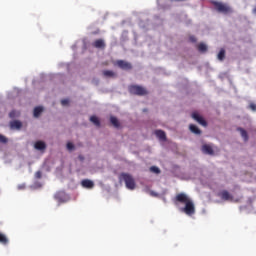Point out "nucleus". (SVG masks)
Listing matches in <instances>:
<instances>
[{
	"label": "nucleus",
	"mask_w": 256,
	"mask_h": 256,
	"mask_svg": "<svg viewBox=\"0 0 256 256\" xmlns=\"http://www.w3.org/2000/svg\"><path fill=\"white\" fill-rule=\"evenodd\" d=\"M155 135L158 137V139H160V141H167V135L165 134V131L156 130Z\"/></svg>",
	"instance_id": "nucleus-14"
},
{
	"label": "nucleus",
	"mask_w": 256,
	"mask_h": 256,
	"mask_svg": "<svg viewBox=\"0 0 256 256\" xmlns=\"http://www.w3.org/2000/svg\"><path fill=\"white\" fill-rule=\"evenodd\" d=\"M174 204L176 207H179L181 204L185 205L184 207L180 208L181 213H185V215L188 216L195 215V204L187 194L178 193L174 198Z\"/></svg>",
	"instance_id": "nucleus-1"
},
{
	"label": "nucleus",
	"mask_w": 256,
	"mask_h": 256,
	"mask_svg": "<svg viewBox=\"0 0 256 256\" xmlns=\"http://www.w3.org/2000/svg\"><path fill=\"white\" fill-rule=\"evenodd\" d=\"M19 111L17 110H12L10 113H9V117L10 119H16V117H19Z\"/></svg>",
	"instance_id": "nucleus-22"
},
{
	"label": "nucleus",
	"mask_w": 256,
	"mask_h": 256,
	"mask_svg": "<svg viewBox=\"0 0 256 256\" xmlns=\"http://www.w3.org/2000/svg\"><path fill=\"white\" fill-rule=\"evenodd\" d=\"M62 105H69V99H63L61 100Z\"/></svg>",
	"instance_id": "nucleus-30"
},
{
	"label": "nucleus",
	"mask_w": 256,
	"mask_h": 256,
	"mask_svg": "<svg viewBox=\"0 0 256 256\" xmlns=\"http://www.w3.org/2000/svg\"><path fill=\"white\" fill-rule=\"evenodd\" d=\"M55 199H59V194H56V195H55Z\"/></svg>",
	"instance_id": "nucleus-33"
},
{
	"label": "nucleus",
	"mask_w": 256,
	"mask_h": 256,
	"mask_svg": "<svg viewBox=\"0 0 256 256\" xmlns=\"http://www.w3.org/2000/svg\"><path fill=\"white\" fill-rule=\"evenodd\" d=\"M110 122L114 127H116V129H119V127H121V124L119 123V120L117 119V117L111 116Z\"/></svg>",
	"instance_id": "nucleus-17"
},
{
	"label": "nucleus",
	"mask_w": 256,
	"mask_h": 256,
	"mask_svg": "<svg viewBox=\"0 0 256 256\" xmlns=\"http://www.w3.org/2000/svg\"><path fill=\"white\" fill-rule=\"evenodd\" d=\"M43 113V107L38 106L34 108V117H39Z\"/></svg>",
	"instance_id": "nucleus-20"
},
{
	"label": "nucleus",
	"mask_w": 256,
	"mask_h": 256,
	"mask_svg": "<svg viewBox=\"0 0 256 256\" xmlns=\"http://www.w3.org/2000/svg\"><path fill=\"white\" fill-rule=\"evenodd\" d=\"M34 147L37 149V151H45L47 149V144H45L43 141H37L34 144Z\"/></svg>",
	"instance_id": "nucleus-11"
},
{
	"label": "nucleus",
	"mask_w": 256,
	"mask_h": 256,
	"mask_svg": "<svg viewBox=\"0 0 256 256\" xmlns=\"http://www.w3.org/2000/svg\"><path fill=\"white\" fill-rule=\"evenodd\" d=\"M151 197H159V194L155 191H150Z\"/></svg>",
	"instance_id": "nucleus-31"
},
{
	"label": "nucleus",
	"mask_w": 256,
	"mask_h": 256,
	"mask_svg": "<svg viewBox=\"0 0 256 256\" xmlns=\"http://www.w3.org/2000/svg\"><path fill=\"white\" fill-rule=\"evenodd\" d=\"M189 129H190L191 133H194V135H201V129H199V127H197V125L190 124Z\"/></svg>",
	"instance_id": "nucleus-15"
},
{
	"label": "nucleus",
	"mask_w": 256,
	"mask_h": 256,
	"mask_svg": "<svg viewBox=\"0 0 256 256\" xmlns=\"http://www.w3.org/2000/svg\"><path fill=\"white\" fill-rule=\"evenodd\" d=\"M189 41H191V43H197V38L195 36H190Z\"/></svg>",
	"instance_id": "nucleus-27"
},
{
	"label": "nucleus",
	"mask_w": 256,
	"mask_h": 256,
	"mask_svg": "<svg viewBox=\"0 0 256 256\" xmlns=\"http://www.w3.org/2000/svg\"><path fill=\"white\" fill-rule=\"evenodd\" d=\"M150 171L151 173H155L156 175H159V173H161V170L157 166H151Z\"/></svg>",
	"instance_id": "nucleus-24"
},
{
	"label": "nucleus",
	"mask_w": 256,
	"mask_h": 256,
	"mask_svg": "<svg viewBox=\"0 0 256 256\" xmlns=\"http://www.w3.org/2000/svg\"><path fill=\"white\" fill-rule=\"evenodd\" d=\"M102 73L107 79H115L117 77V73L112 70H104Z\"/></svg>",
	"instance_id": "nucleus-12"
},
{
	"label": "nucleus",
	"mask_w": 256,
	"mask_h": 256,
	"mask_svg": "<svg viewBox=\"0 0 256 256\" xmlns=\"http://www.w3.org/2000/svg\"><path fill=\"white\" fill-rule=\"evenodd\" d=\"M10 129H12V131H19L22 127H23V123L19 120H13L10 121Z\"/></svg>",
	"instance_id": "nucleus-8"
},
{
	"label": "nucleus",
	"mask_w": 256,
	"mask_h": 256,
	"mask_svg": "<svg viewBox=\"0 0 256 256\" xmlns=\"http://www.w3.org/2000/svg\"><path fill=\"white\" fill-rule=\"evenodd\" d=\"M0 143H3L4 145L9 143V139L5 137L4 135L0 134Z\"/></svg>",
	"instance_id": "nucleus-25"
},
{
	"label": "nucleus",
	"mask_w": 256,
	"mask_h": 256,
	"mask_svg": "<svg viewBox=\"0 0 256 256\" xmlns=\"http://www.w3.org/2000/svg\"><path fill=\"white\" fill-rule=\"evenodd\" d=\"M19 189H23V186H20Z\"/></svg>",
	"instance_id": "nucleus-34"
},
{
	"label": "nucleus",
	"mask_w": 256,
	"mask_h": 256,
	"mask_svg": "<svg viewBox=\"0 0 256 256\" xmlns=\"http://www.w3.org/2000/svg\"><path fill=\"white\" fill-rule=\"evenodd\" d=\"M217 197H219L222 201H233V196L227 190L218 192Z\"/></svg>",
	"instance_id": "nucleus-5"
},
{
	"label": "nucleus",
	"mask_w": 256,
	"mask_h": 256,
	"mask_svg": "<svg viewBox=\"0 0 256 256\" xmlns=\"http://www.w3.org/2000/svg\"><path fill=\"white\" fill-rule=\"evenodd\" d=\"M81 185L85 189H93V187H95V183H93V181H91L89 179L82 180Z\"/></svg>",
	"instance_id": "nucleus-10"
},
{
	"label": "nucleus",
	"mask_w": 256,
	"mask_h": 256,
	"mask_svg": "<svg viewBox=\"0 0 256 256\" xmlns=\"http://www.w3.org/2000/svg\"><path fill=\"white\" fill-rule=\"evenodd\" d=\"M119 181H124L126 187L130 189V191H133L135 189L136 184H135V178L129 173H121L119 175Z\"/></svg>",
	"instance_id": "nucleus-3"
},
{
	"label": "nucleus",
	"mask_w": 256,
	"mask_h": 256,
	"mask_svg": "<svg viewBox=\"0 0 256 256\" xmlns=\"http://www.w3.org/2000/svg\"><path fill=\"white\" fill-rule=\"evenodd\" d=\"M92 47H95V49H105L106 44L105 40L103 39H97L92 43Z\"/></svg>",
	"instance_id": "nucleus-9"
},
{
	"label": "nucleus",
	"mask_w": 256,
	"mask_h": 256,
	"mask_svg": "<svg viewBox=\"0 0 256 256\" xmlns=\"http://www.w3.org/2000/svg\"><path fill=\"white\" fill-rule=\"evenodd\" d=\"M129 93H131V95H138V96H143V95H147V89L143 88V86H139V85H131L128 88Z\"/></svg>",
	"instance_id": "nucleus-4"
},
{
	"label": "nucleus",
	"mask_w": 256,
	"mask_h": 256,
	"mask_svg": "<svg viewBox=\"0 0 256 256\" xmlns=\"http://www.w3.org/2000/svg\"><path fill=\"white\" fill-rule=\"evenodd\" d=\"M116 64L120 69H123L124 71H130V69H133L131 63L126 62L125 60H118Z\"/></svg>",
	"instance_id": "nucleus-6"
},
{
	"label": "nucleus",
	"mask_w": 256,
	"mask_h": 256,
	"mask_svg": "<svg viewBox=\"0 0 256 256\" xmlns=\"http://www.w3.org/2000/svg\"><path fill=\"white\" fill-rule=\"evenodd\" d=\"M0 243H2V245H7V243H9L7 236H5L4 234H1V233H0Z\"/></svg>",
	"instance_id": "nucleus-21"
},
{
	"label": "nucleus",
	"mask_w": 256,
	"mask_h": 256,
	"mask_svg": "<svg viewBox=\"0 0 256 256\" xmlns=\"http://www.w3.org/2000/svg\"><path fill=\"white\" fill-rule=\"evenodd\" d=\"M217 59L219 61H225V50L223 48L220 49V51L217 55Z\"/></svg>",
	"instance_id": "nucleus-19"
},
{
	"label": "nucleus",
	"mask_w": 256,
	"mask_h": 256,
	"mask_svg": "<svg viewBox=\"0 0 256 256\" xmlns=\"http://www.w3.org/2000/svg\"><path fill=\"white\" fill-rule=\"evenodd\" d=\"M249 109H251L252 111H256V105H255V103H251V104L249 105Z\"/></svg>",
	"instance_id": "nucleus-29"
},
{
	"label": "nucleus",
	"mask_w": 256,
	"mask_h": 256,
	"mask_svg": "<svg viewBox=\"0 0 256 256\" xmlns=\"http://www.w3.org/2000/svg\"><path fill=\"white\" fill-rule=\"evenodd\" d=\"M42 175H43V174L41 173V171H37V172L35 173L36 179H41Z\"/></svg>",
	"instance_id": "nucleus-28"
},
{
	"label": "nucleus",
	"mask_w": 256,
	"mask_h": 256,
	"mask_svg": "<svg viewBox=\"0 0 256 256\" xmlns=\"http://www.w3.org/2000/svg\"><path fill=\"white\" fill-rule=\"evenodd\" d=\"M91 123H93L96 127H101V121H99V118L97 116H91L90 117Z\"/></svg>",
	"instance_id": "nucleus-18"
},
{
	"label": "nucleus",
	"mask_w": 256,
	"mask_h": 256,
	"mask_svg": "<svg viewBox=\"0 0 256 256\" xmlns=\"http://www.w3.org/2000/svg\"><path fill=\"white\" fill-rule=\"evenodd\" d=\"M192 119H194V121H197V123L202 125V127H207V121H205L203 116L199 115L197 112L192 113Z\"/></svg>",
	"instance_id": "nucleus-7"
},
{
	"label": "nucleus",
	"mask_w": 256,
	"mask_h": 256,
	"mask_svg": "<svg viewBox=\"0 0 256 256\" xmlns=\"http://www.w3.org/2000/svg\"><path fill=\"white\" fill-rule=\"evenodd\" d=\"M67 149H68V151H73V149H75V145H73V143H71V142H68Z\"/></svg>",
	"instance_id": "nucleus-26"
},
{
	"label": "nucleus",
	"mask_w": 256,
	"mask_h": 256,
	"mask_svg": "<svg viewBox=\"0 0 256 256\" xmlns=\"http://www.w3.org/2000/svg\"><path fill=\"white\" fill-rule=\"evenodd\" d=\"M198 51H200V53H205V51H207V45H205L204 43H200L198 45Z\"/></svg>",
	"instance_id": "nucleus-23"
},
{
	"label": "nucleus",
	"mask_w": 256,
	"mask_h": 256,
	"mask_svg": "<svg viewBox=\"0 0 256 256\" xmlns=\"http://www.w3.org/2000/svg\"><path fill=\"white\" fill-rule=\"evenodd\" d=\"M237 131L240 132L241 137L244 139V141H249V135L247 134V130L243 128H238Z\"/></svg>",
	"instance_id": "nucleus-16"
},
{
	"label": "nucleus",
	"mask_w": 256,
	"mask_h": 256,
	"mask_svg": "<svg viewBox=\"0 0 256 256\" xmlns=\"http://www.w3.org/2000/svg\"><path fill=\"white\" fill-rule=\"evenodd\" d=\"M210 3L217 13H221L222 15H231L233 13V8L227 3L219 2L217 0H212Z\"/></svg>",
	"instance_id": "nucleus-2"
},
{
	"label": "nucleus",
	"mask_w": 256,
	"mask_h": 256,
	"mask_svg": "<svg viewBox=\"0 0 256 256\" xmlns=\"http://www.w3.org/2000/svg\"><path fill=\"white\" fill-rule=\"evenodd\" d=\"M174 1H177V2H183V1H187V0H174Z\"/></svg>",
	"instance_id": "nucleus-32"
},
{
	"label": "nucleus",
	"mask_w": 256,
	"mask_h": 256,
	"mask_svg": "<svg viewBox=\"0 0 256 256\" xmlns=\"http://www.w3.org/2000/svg\"><path fill=\"white\" fill-rule=\"evenodd\" d=\"M202 151L206 154V155H213L214 151H213V147H211V145L209 144H204L202 146Z\"/></svg>",
	"instance_id": "nucleus-13"
}]
</instances>
